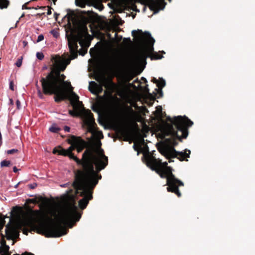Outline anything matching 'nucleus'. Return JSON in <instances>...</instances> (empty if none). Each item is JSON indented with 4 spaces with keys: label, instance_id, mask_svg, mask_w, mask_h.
Here are the masks:
<instances>
[{
    "label": "nucleus",
    "instance_id": "680f3d73",
    "mask_svg": "<svg viewBox=\"0 0 255 255\" xmlns=\"http://www.w3.org/2000/svg\"><path fill=\"white\" fill-rule=\"evenodd\" d=\"M9 101H10V104L11 105H13V101L12 99H9Z\"/></svg>",
    "mask_w": 255,
    "mask_h": 255
},
{
    "label": "nucleus",
    "instance_id": "6e6d98bb",
    "mask_svg": "<svg viewBox=\"0 0 255 255\" xmlns=\"http://www.w3.org/2000/svg\"><path fill=\"white\" fill-rule=\"evenodd\" d=\"M34 255L32 253H27V252H25L24 253V254H23L22 255Z\"/></svg>",
    "mask_w": 255,
    "mask_h": 255
},
{
    "label": "nucleus",
    "instance_id": "7ed1b4c3",
    "mask_svg": "<svg viewBox=\"0 0 255 255\" xmlns=\"http://www.w3.org/2000/svg\"><path fill=\"white\" fill-rule=\"evenodd\" d=\"M144 162L147 166L155 171L162 178L166 179L167 191L176 194L178 197H181V193L179 187L184 186V183L177 178L173 174V168L168 166L166 162H162L161 160L157 159L153 153L147 152L143 155Z\"/></svg>",
    "mask_w": 255,
    "mask_h": 255
},
{
    "label": "nucleus",
    "instance_id": "052dcab7",
    "mask_svg": "<svg viewBox=\"0 0 255 255\" xmlns=\"http://www.w3.org/2000/svg\"><path fill=\"white\" fill-rule=\"evenodd\" d=\"M68 184H69V183H66V184L61 185V186L63 187H67Z\"/></svg>",
    "mask_w": 255,
    "mask_h": 255
},
{
    "label": "nucleus",
    "instance_id": "aec40b11",
    "mask_svg": "<svg viewBox=\"0 0 255 255\" xmlns=\"http://www.w3.org/2000/svg\"><path fill=\"white\" fill-rule=\"evenodd\" d=\"M9 249V246L6 245H5L3 248L0 249L1 255H9V254H8Z\"/></svg>",
    "mask_w": 255,
    "mask_h": 255
},
{
    "label": "nucleus",
    "instance_id": "6ab92c4d",
    "mask_svg": "<svg viewBox=\"0 0 255 255\" xmlns=\"http://www.w3.org/2000/svg\"><path fill=\"white\" fill-rule=\"evenodd\" d=\"M98 86L97 84L94 81H91L90 82L89 90L92 93H95V91L93 88H96Z\"/></svg>",
    "mask_w": 255,
    "mask_h": 255
},
{
    "label": "nucleus",
    "instance_id": "473e14b6",
    "mask_svg": "<svg viewBox=\"0 0 255 255\" xmlns=\"http://www.w3.org/2000/svg\"><path fill=\"white\" fill-rule=\"evenodd\" d=\"M22 61V57H21L20 58H18L17 59V60L16 61V63H15V65L18 67H20L21 66Z\"/></svg>",
    "mask_w": 255,
    "mask_h": 255
},
{
    "label": "nucleus",
    "instance_id": "c9c22d12",
    "mask_svg": "<svg viewBox=\"0 0 255 255\" xmlns=\"http://www.w3.org/2000/svg\"><path fill=\"white\" fill-rule=\"evenodd\" d=\"M37 94H38V97L40 98V99H43V94H44L43 93V92H41V90L39 89V88H38V91H37Z\"/></svg>",
    "mask_w": 255,
    "mask_h": 255
},
{
    "label": "nucleus",
    "instance_id": "ddd939ff",
    "mask_svg": "<svg viewBox=\"0 0 255 255\" xmlns=\"http://www.w3.org/2000/svg\"><path fill=\"white\" fill-rule=\"evenodd\" d=\"M89 35L88 29L85 27L83 29L79 31L75 37L68 41V46L70 50H78L77 42L82 41L86 36Z\"/></svg>",
    "mask_w": 255,
    "mask_h": 255
},
{
    "label": "nucleus",
    "instance_id": "f03ea898",
    "mask_svg": "<svg viewBox=\"0 0 255 255\" xmlns=\"http://www.w3.org/2000/svg\"><path fill=\"white\" fill-rule=\"evenodd\" d=\"M67 156L82 166V169H77L74 172V181L98 176L101 175L99 172L108 164V157L105 155L103 149L94 152L91 149H87L83 153L81 159L73 153L68 154Z\"/></svg>",
    "mask_w": 255,
    "mask_h": 255
},
{
    "label": "nucleus",
    "instance_id": "f704fd0d",
    "mask_svg": "<svg viewBox=\"0 0 255 255\" xmlns=\"http://www.w3.org/2000/svg\"><path fill=\"white\" fill-rule=\"evenodd\" d=\"M66 77L64 75V74H62V75H60V80H61V84L62 83H63L64 84H66L67 85V86L68 87V84L67 82H64V79H65Z\"/></svg>",
    "mask_w": 255,
    "mask_h": 255
},
{
    "label": "nucleus",
    "instance_id": "1a4fd4ad",
    "mask_svg": "<svg viewBox=\"0 0 255 255\" xmlns=\"http://www.w3.org/2000/svg\"><path fill=\"white\" fill-rule=\"evenodd\" d=\"M169 0L170 1L171 0ZM140 2L143 5V12H145L147 6L153 11V14L158 13L160 10H163L166 4L165 0H140Z\"/></svg>",
    "mask_w": 255,
    "mask_h": 255
},
{
    "label": "nucleus",
    "instance_id": "a18cd8bd",
    "mask_svg": "<svg viewBox=\"0 0 255 255\" xmlns=\"http://www.w3.org/2000/svg\"><path fill=\"white\" fill-rule=\"evenodd\" d=\"M77 5L82 8L85 6V3L83 2H80L79 4H77Z\"/></svg>",
    "mask_w": 255,
    "mask_h": 255
},
{
    "label": "nucleus",
    "instance_id": "9d476101",
    "mask_svg": "<svg viewBox=\"0 0 255 255\" xmlns=\"http://www.w3.org/2000/svg\"><path fill=\"white\" fill-rule=\"evenodd\" d=\"M132 36L135 38L136 42L138 44H141L145 41H147L150 44L153 46L155 40L151 37L149 32L145 31L143 32L141 30H133L131 32ZM153 50V46L150 48V51Z\"/></svg>",
    "mask_w": 255,
    "mask_h": 255
},
{
    "label": "nucleus",
    "instance_id": "e2e57ef3",
    "mask_svg": "<svg viewBox=\"0 0 255 255\" xmlns=\"http://www.w3.org/2000/svg\"><path fill=\"white\" fill-rule=\"evenodd\" d=\"M18 208H19V207H18L17 206H15V207L13 208V210H16V209H18Z\"/></svg>",
    "mask_w": 255,
    "mask_h": 255
},
{
    "label": "nucleus",
    "instance_id": "dca6fc26",
    "mask_svg": "<svg viewBox=\"0 0 255 255\" xmlns=\"http://www.w3.org/2000/svg\"><path fill=\"white\" fill-rule=\"evenodd\" d=\"M149 56L148 52L145 50H140L136 54L134 59L138 63H146V60Z\"/></svg>",
    "mask_w": 255,
    "mask_h": 255
},
{
    "label": "nucleus",
    "instance_id": "20e7f679",
    "mask_svg": "<svg viewBox=\"0 0 255 255\" xmlns=\"http://www.w3.org/2000/svg\"><path fill=\"white\" fill-rule=\"evenodd\" d=\"M166 120L170 122L166 124V135L172 138H166L165 141L172 147L171 150L173 151L174 147L178 144L176 139L181 142L182 139L186 138L189 133L188 128L192 127L193 122L185 116H178L173 118L168 117Z\"/></svg>",
    "mask_w": 255,
    "mask_h": 255
},
{
    "label": "nucleus",
    "instance_id": "4be33fe9",
    "mask_svg": "<svg viewBox=\"0 0 255 255\" xmlns=\"http://www.w3.org/2000/svg\"><path fill=\"white\" fill-rule=\"evenodd\" d=\"M165 81L162 78H159L157 82V87L159 88H163L165 86Z\"/></svg>",
    "mask_w": 255,
    "mask_h": 255
},
{
    "label": "nucleus",
    "instance_id": "864d4df0",
    "mask_svg": "<svg viewBox=\"0 0 255 255\" xmlns=\"http://www.w3.org/2000/svg\"><path fill=\"white\" fill-rule=\"evenodd\" d=\"M18 169L16 168V166H14L13 167V171L15 173L17 172L18 171Z\"/></svg>",
    "mask_w": 255,
    "mask_h": 255
},
{
    "label": "nucleus",
    "instance_id": "393cba45",
    "mask_svg": "<svg viewBox=\"0 0 255 255\" xmlns=\"http://www.w3.org/2000/svg\"><path fill=\"white\" fill-rule=\"evenodd\" d=\"M77 52H78V50H75L74 49H73V50H70V52L71 53V59H74L77 57V56H78Z\"/></svg>",
    "mask_w": 255,
    "mask_h": 255
},
{
    "label": "nucleus",
    "instance_id": "a19ab883",
    "mask_svg": "<svg viewBox=\"0 0 255 255\" xmlns=\"http://www.w3.org/2000/svg\"><path fill=\"white\" fill-rule=\"evenodd\" d=\"M9 89L12 90L14 91V83L12 81H11L9 83Z\"/></svg>",
    "mask_w": 255,
    "mask_h": 255
},
{
    "label": "nucleus",
    "instance_id": "13d9d810",
    "mask_svg": "<svg viewBox=\"0 0 255 255\" xmlns=\"http://www.w3.org/2000/svg\"><path fill=\"white\" fill-rule=\"evenodd\" d=\"M141 80L145 83H147V80L146 79V78H145L144 77H142L141 78Z\"/></svg>",
    "mask_w": 255,
    "mask_h": 255
},
{
    "label": "nucleus",
    "instance_id": "2f4dec72",
    "mask_svg": "<svg viewBox=\"0 0 255 255\" xmlns=\"http://www.w3.org/2000/svg\"><path fill=\"white\" fill-rule=\"evenodd\" d=\"M134 75L132 73H128L126 76V80L128 82H129L134 77Z\"/></svg>",
    "mask_w": 255,
    "mask_h": 255
},
{
    "label": "nucleus",
    "instance_id": "5fc2aeb1",
    "mask_svg": "<svg viewBox=\"0 0 255 255\" xmlns=\"http://www.w3.org/2000/svg\"><path fill=\"white\" fill-rule=\"evenodd\" d=\"M51 33L53 34V36L55 37H57V34H56V32L55 31H54V30H52L51 31Z\"/></svg>",
    "mask_w": 255,
    "mask_h": 255
},
{
    "label": "nucleus",
    "instance_id": "bb28decb",
    "mask_svg": "<svg viewBox=\"0 0 255 255\" xmlns=\"http://www.w3.org/2000/svg\"><path fill=\"white\" fill-rule=\"evenodd\" d=\"M151 59H160L163 57V56L159 54V53L157 52L153 53V55L151 56Z\"/></svg>",
    "mask_w": 255,
    "mask_h": 255
},
{
    "label": "nucleus",
    "instance_id": "79ce46f5",
    "mask_svg": "<svg viewBox=\"0 0 255 255\" xmlns=\"http://www.w3.org/2000/svg\"><path fill=\"white\" fill-rule=\"evenodd\" d=\"M113 62L112 61H109L107 63L106 66L110 68H111L113 66Z\"/></svg>",
    "mask_w": 255,
    "mask_h": 255
},
{
    "label": "nucleus",
    "instance_id": "423d86ee",
    "mask_svg": "<svg viewBox=\"0 0 255 255\" xmlns=\"http://www.w3.org/2000/svg\"><path fill=\"white\" fill-rule=\"evenodd\" d=\"M69 114L73 117H80L83 121V124L87 128L90 132H94L97 128V124L95 123L93 114L89 109H85L84 107H77L73 110H69Z\"/></svg>",
    "mask_w": 255,
    "mask_h": 255
},
{
    "label": "nucleus",
    "instance_id": "2eb2a0df",
    "mask_svg": "<svg viewBox=\"0 0 255 255\" xmlns=\"http://www.w3.org/2000/svg\"><path fill=\"white\" fill-rule=\"evenodd\" d=\"M68 87L70 89L71 92V101L70 103L74 109H76L77 107H84L82 102L79 101V96L73 91V88L72 87L70 82L67 83Z\"/></svg>",
    "mask_w": 255,
    "mask_h": 255
},
{
    "label": "nucleus",
    "instance_id": "09e8293b",
    "mask_svg": "<svg viewBox=\"0 0 255 255\" xmlns=\"http://www.w3.org/2000/svg\"><path fill=\"white\" fill-rule=\"evenodd\" d=\"M59 149H57L55 148L53 150V153L54 154L58 153L59 154Z\"/></svg>",
    "mask_w": 255,
    "mask_h": 255
},
{
    "label": "nucleus",
    "instance_id": "69168bd1",
    "mask_svg": "<svg viewBox=\"0 0 255 255\" xmlns=\"http://www.w3.org/2000/svg\"><path fill=\"white\" fill-rule=\"evenodd\" d=\"M52 0V1L53 2V3H54V4H55V2H56V1L57 0Z\"/></svg>",
    "mask_w": 255,
    "mask_h": 255
},
{
    "label": "nucleus",
    "instance_id": "a211bd4d",
    "mask_svg": "<svg viewBox=\"0 0 255 255\" xmlns=\"http://www.w3.org/2000/svg\"><path fill=\"white\" fill-rule=\"evenodd\" d=\"M155 91V92L153 93V94L154 95V98H160L163 96L162 88H156Z\"/></svg>",
    "mask_w": 255,
    "mask_h": 255
},
{
    "label": "nucleus",
    "instance_id": "e433bc0d",
    "mask_svg": "<svg viewBox=\"0 0 255 255\" xmlns=\"http://www.w3.org/2000/svg\"><path fill=\"white\" fill-rule=\"evenodd\" d=\"M144 91L145 93L149 95V96H152L151 94L149 93V89L148 88V85H146L144 88Z\"/></svg>",
    "mask_w": 255,
    "mask_h": 255
},
{
    "label": "nucleus",
    "instance_id": "58836bf2",
    "mask_svg": "<svg viewBox=\"0 0 255 255\" xmlns=\"http://www.w3.org/2000/svg\"><path fill=\"white\" fill-rule=\"evenodd\" d=\"M44 39V36L43 34H40L38 36L37 42H39Z\"/></svg>",
    "mask_w": 255,
    "mask_h": 255
},
{
    "label": "nucleus",
    "instance_id": "9b49d317",
    "mask_svg": "<svg viewBox=\"0 0 255 255\" xmlns=\"http://www.w3.org/2000/svg\"><path fill=\"white\" fill-rule=\"evenodd\" d=\"M61 70L59 66H53L51 68V71L49 73L45 78H41L40 82L41 86H43V84L49 82H55L57 85H61V80L60 78Z\"/></svg>",
    "mask_w": 255,
    "mask_h": 255
},
{
    "label": "nucleus",
    "instance_id": "0eeeda50",
    "mask_svg": "<svg viewBox=\"0 0 255 255\" xmlns=\"http://www.w3.org/2000/svg\"><path fill=\"white\" fill-rule=\"evenodd\" d=\"M42 89L45 95H54V100L56 103H60L67 98V95L61 85H57L54 81L50 82V83L43 84Z\"/></svg>",
    "mask_w": 255,
    "mask_h": 255
},
{
    "label": "nucleus",
    "instance_id": "ea45409f",
    "mask_svg": "<svg viewBox=\"0 0 255 255\" xmlns=\"http://www.w3.org/2000/svg\"><path fill=\"white\" fill-rule=\"evenodd\" d=\"M29 2H26L25 4H24L22 6V9H31V7H28L27 6V4H28L29 3Z\"/></svg>",
    "mask_w": 255,
    "mask_h": 255
},
{
    "label": "nucleus",
    "instance_id": "c756f323",
    "mask_svg": "<svg viewBox=\"0 0 255 255\" xmlns=\"http://www.w3.org/2000/svg\"><path fill=\"white\" fill-rule=\"evenodd\" d=\"M60 128L52 126L50 128L49 130L52 132L57 133L60 130Z\"/></svg>",
    "mask_w": 255,
    "mask_h": 255
},
{
    "label": "nucleus",
    "instance_id": "412c9836",
    "mask_svg": "<svg viewBox=\"0 0 255 255\" xmlns=\"http://www.w3.org/2000/svg\"><path fill=\"white\" fill-rule=\"evenodd\" d=\"M12 163L10 160H3L0 162V165L1 167H9L12 165Z\"/></svg>",
    "mask_w": 255,
    "mask_h": 255
},
{
    "label": "nucleus",
    "instance_id": "7c9ffc66",
    "mask_svg": "<svg viewBox=\"0 0 255 255\" xmlns=\"http://www.w3.org/2000/svg\"><path fill=\"white\" fill-rule=\"evenodd\" d=\"M18 152V150L16 149H12L6 151L7 154H12Z\"/></svg>",
    "mask_w": 255,
    "mask_h": 255
},
{
    "label": "nucleus",
    "instance_id": "37998d69",
    "mask_svg": "<svg viewBox=\"0 0 255 255\" xmlns=\"http://www.w3.org/2000/svg\"><path fill=\"white\" fill-rule=\"evenodd\" d=\"M16 107L17 109H19L20 108V102L17 100L16 102Z\"/></svg>",
    "mask_w": 255,
    "mask_h": 255
},
{
    "label": "nucleus",
    "instance_id": "8fccbe9b",
    "mask_svg": "<svg viewBox=\"0 0 255 255\" xmlns=\"http://www.w3.org/2000/svg\"><path fill=\"white\" fill-rule=\"evenodd\" d=\"M51 7H48V11L47 12V15H50L51 14Z\"/></svg>",
    "mask_w": 255,
    "mask_h": 255
},
{
    "label": "nucleus",
    "instance_id": "39448f33",
    "mask_svg": "<svg viewBox=\"0 0 255 255\" xmlns=\"http://www.w3.org/2000/svg\"><path fill=\"white\" fill-rule=\"evenodd\" d=\"M102 175L93 176L84 179L74 181L72 186L75 190L76 194H79L83 198L79 201V206L82 210L85 209L90 200L93 199V190L101 179Z\"/></svg>",
    "mask_w": 255,
    "mask_h": 255
},
{
    "label": "nucleus",
    "instance_id": "4d7b16f0",
    "mask_svg": "<svg viewBox=\"0 0 255 255\" xmlns=\"http://www.w3.org/2000/svg\"><path fill=\"white\" fill-rule=\"evenodd\" d=\"M134 8H133V10H134L135 11L139 12V10L137 9L136 5H134Z\"/></svg>",
    "mask_w": 255,
    "mask_h": 255
},
{
    "label": "nucleus",
    "instance_id": "6e6552de",
    "mask_svg": "<svg viewBox=\"0 0 255 255\" xmlns=\"http://www.w3.org/2000/svg\"><path fill=\"white\" fill-rule=\"evenodd\" d=\"M161 153L168 159L169 162H173L172 159L175 157H177L181 161H187L186 158L189 157L191 151L190 150L185 149V152H179L177 151L175 148H173V151L165 148L162 151H161Z\"/></svg>",
    "mask_w": 255,
    "mask_h": 255
},
{
    "label": "nucleus",
    "instance_id": "f257e3e1",
    "mask_svg": "<svg viewBox=\"0 0 255 255\" xmlns=\"http://www.w3.org/2000/svg\"><path fill=\"white\" fill-rule=\"evenodd\" d=\"M55 220L48 217V221H40L35 226L36 232L48 238L59 237L67 234L68 230L63 225L75 223L79 221L81 213L78 210L75 201L68 203L59 214L54 213Z\"/></svg>",
    "mask_w": 255,
    "mask_h": 255
},
{
    "label": "nucleus",
    "instance_id": "3c124183",
    "mask_svg": "<svg viewBox=\"0 0 255 255\" xmlns=\"http://www.w3.org/2000/svg\"><path fill=\"white\" fill-rule=\"evenodd\" d=\"M133 148L134 149V150H135V151H138V146L136 144H133Z\"/></svg>",
    "mask_w": 255,
    "mask_h": 255
},
{
    "label": "nucleus",
    "instance_id": "f3484780",
    "mask_svg": "<svg viewBox=\"0 0 255 255\" xmlns=\"http://www.w3.org/2000/svg\"><path fill=\"white\" fill-rule=\"evenodd\" d=\"M29 208L30 211L33 213V215L35 216H36L37 217H42L43 216H46L44 213H42L40 210H32L33 207L30 208L29 207Z\"/></svg>",
    "mask_w": 255,
    "mask_h": 255
},
{
    "label": "nucleus",
    "instance_id": "bf43d9fd",
    "mask_svg": "<svg viewBox=\"0 0 255 255\" xmlns=\"http://www.w3.org/2000/svg\"><path fill=\"white\" fill-rule=\"evenodd\" d=\"M30 187L31 189H34L36 186V184L33 185H30Z\"/></svg>",
    "mask_w": 255,
    "mask_h": 255
},
{
    "label": "nucleus",
    "instance_id": "72a5a7b5",
    "mask_svg": "<svg viewBox=\"0 0 255 255\" xmlns=\"http://www.w3.org/2000/svg\"><path fill=\"white\" fill-rule=\"evenodd\" d=\"M36 57L41 60L44 58V55L42 52H37L36 53Z\"/></svg>",
    "mask_w": 255,
    "mask_h": 255
},
{
    "label": "nucleus",
    "instance_id": "49530a36",
    "mask_svg": "<svg viewBox=\"0 0 255 255\" xmlns=\"http://www.w3.org/2000/svg\"><path fill=\"white\" fill-rule=\"evenodd\" d=\"M158 80H157L154 77H153L152 80H151V82H152L153 83H155L156 84V85H157V82H158Z\"/></svg>",
    "mask_w": 255,
    "mask_h": 255
},
{
    "label": "nucleus",
    "instance_id": "774afa93",
    "mask_svg": "<svg viewBox=\"0 0 255 255\" xmlns=\"http://www.w3.org/2000/svg\"><path fill=\"white\" fill-rule=\"evenodd\" d=\"M72 191H73V190H72V189H70V190H69V191L68 193L72 192Z\"/></svg>",
    "mask_w": 255,
    "mask_h": 255
},
{
    "label": "nucleus",
    "instance_id": "4468645a",
    "mask_svg": "<svg viewBox=\"0 0 255 255\" xmlns=\"http://www.w3.org/2000/svg\"><path fill=\"white\" fill-rule=\"evenodd\" d=\"M68 143H73L75 145L78 152H81L86 147V142L80 137H77L75 135H71L70 138L67 139Z\"/></svg>",
    "mask_w": 255,
    "mask_h": 255
},
{
    "label": "nucleus",
    "instance_id": "5701e85b",
    "mask_svg": "<svg viewBox=\"0 0 255 255\" xmlns=\"http://www.w3.org/2000/svg\"><path fill=\"white\" fill-rule=\"evenodd\" d=\"M9 4V1L7 0H0V8H5Z\"/></svg>",
    "mask_w": 255,
    "mask_h": 255
},
{
    "label": "nucleus",
    "instance_id": "a878e982",
    "mask_svg": "<svg viewBox=\"0 0 255 255\" xmlns=\"http://www.w3.org/2000/svg\"><path fill=\"white\" fill-rule=\"evenodd\" d=\"M26 203L27 204H36L38 203V201L37 198H32V199H28L26 200Z\"/></svg>",
    "mask_w": 255,
    "mask_h": 255
},
{
    "label": "nucleus",
    "instance_id": "f8f14e48",
    "mask_svg": "<svg viewBox=\"0 0 255 255\" xmlns=\"http://www.w3.org/2000/svg\"><path fill=\"white\" fill-rule=\"evenodd\" d=\"M5 232L7 240H14L19 237L17 225L12 218H10L8 223L5 226Z\"/></svg>",
    "mask_w": 255,
    "mask_h": 255
},
{
    "label": "nucleus",
    "instance_id": "4c0bfd02",
    "mask_svg": "<svg viewBox=\"0 0 255 255\" xmlns=\"http://www.w3.org/2000/svg\"><path fill=\"white\" fill-rule=\"evenodd\" d=\"M87 52V49H84L83 48H81L79 51V54L82 56H84Z\"/></svg>",
    "mask_w": 255,
    "mask_h": 255
},
{
    "label": "nucleus",
    "instance_id": "0e129e2a",
    "mask_svg": "<svg viewBox=\"0 0 255 255\" xmlns=\"http://www.w3.org/2000/svg\"><path fill=\"white\" fill-rule=\"evenodd\" d=\"M135 82H139L138 81V79H136L134 81V83H135Z\"/></svg>",
    "mask_w": 255,
    "mask_h": 255
},
{
    "label": "nucleus",
    "instance_id": "b1692460",
    "mask_svg": "<svg viewBox=\"0 0 255 255\" xmlns=\"http://www.w3.org/2000/svg\"><path fill=\"white\" fill-rule=\"evenodd\" d=\"M5 218L3 217V215L0 214V231L3 228V227L5 226Z\"/></svg>",
    "mask_w": 255,
    "mask_h": 255
},
{
    "label": "nucleus",
    "instance_id": "c85d7f7f",
    "mask_svg": "<svg viewBox=\"0 0 255 255\" xmlns=\"http://www.w3.org/2000/svg\"><path fill=\"white\" fill-rule=\"evenodd\" d=\"M59 154L65 156H67L68 153H67V150L61 148L60 149H59Z\"/></svg>",
    "mask_w": 255,
    "mask_h": 255
},
{
    "label": "nucleus",
    "instance_id": "338daca9",
    "mask_svg": "<svg viewBox=\"0 0 255 255\" xmlns=\"http://www.w3.org/2000/svg\"><path fill=\"white\" fill-rule=\"evenodd\" d=\"M45 7H46L45 6H41L40 8H42V9H44V8H45Z\"/></svg>",
    "mask_w": 255,
    "mask_h": 255
},
{
    "label": "nucleus",
    "instance_id": "cd10ccee",
    "mask_svg": "<svg viewBox=\"0 0 255 255\" xmlns=\"http://www.w3.org/2000/svg\"><path fill=\"white\" fill-rule=\"evenodd\" d=\"M70 144L71 145L68 149H66L68 154L72 153V151L75 149V145L73 143H71Z\"/></svg>",
    "mask_w": 255,
    "mask_h": 255
},
{
    "label": "nucleus",
    "instance_id": "603ef678",
    "mask_svg": "<svg viewBox=\"0 0 255 255\" xmlns=\"http://www.w3.org/2000/svg\"><path fill=\"white\" fill-rule=\"evenodd\" d=\"M54 17H55V19L56 21H57V18H58V16L59 15V14L56 13V12H55L54 14Z\"/></svg>",
    "mask_w": 255,
    "mask_h": 255
},
{
    "label": "nucleus",
    "instance_id": "c03bdc74",
    "mask_svg": "<svg viewBox=\"0 0 255 255\" xmlns=\"http://www.w3.org/2000/svg\"><path fill=\"white\" fill-rule=\"evenodd\" d=\"M64 130L66 132H69L70 130V128L68 126H65L64 128Z\"/></svg>",
    "mask_w": 255,
    "mask_h": 255
},
{
    "label": "nucleus",
    "instance_id": "de8ad7c7",
    "mask_svg": "<svg viewBox=\"0 0 255 255\" xmlns=\"http://www.w3.org/2000/svg\"><path fill=\"white\" fill-rule=\"evenodd\" d=\"M60 67L61 71H64L65 69L66 66L63 65H57Z\"/></svg>",
    "mask_w": 255,
    "mask_h": 255
}]
</instances>
